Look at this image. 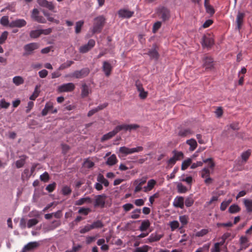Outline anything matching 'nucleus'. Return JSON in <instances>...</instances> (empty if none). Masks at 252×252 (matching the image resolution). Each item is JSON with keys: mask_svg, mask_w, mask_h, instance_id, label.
Listing matches in <instances>:
<instances>
[{"mask_svg": "<svg viewBox=\"0 0 252 252\" xmlns=\"http://www.w3.org/2000/svg\"><path fill=\"white\" fill-rule=\"evenodd\" d=\"M177 187L178 191L180 193H185L187 190V188L181 183L178 184Z\"/></svg>", "mask_w": 252, "mask_h": 252, "instance_id": "obj_53", "label": "nucleus"}, {"mask_svg": "<svg viewBox=\"0 0 252 252\" xmlns=\"http://www.w3.org/2000/svg\"><path fill=\"white\" fill-rule=\"evenodd\" d=\"M27 24L26 21L24 19H17L14 21H12L9 25L10 27H17V28H22L25 26Z\"/></svg>", "mask_w": 252, "mask_h": 252, "instance_id": "obj_12", "label": "nucleus"}, {"mask_svg": "<svg viewBox=\"0 0 252 252\" xmlns=\"http://www.w3.org/2000/svg\"><path fill=\"white\" fill-rule=\"evenodd\" d=\"M42 34L41 30H36L32 31L30 32V35L32 38H36L40 36Z\"/></svg>", "mask_w": 252, "mask_h": 252, "instance_id": "obj_37", "label": "nucleus"}, {"mask_svg": "<svg viewBox=\"0 0 252 252\" xmlns=\"http://www.w3.org/2000/svg\"><path fill=\"white\" fill-rule=\"evenodd\" d=\"M234 238L229 232L224 233L221 237V241L219 242L221 245H223L227 240L231 241Z\"/></svg>", "mask_w": 252, "mask_h": 252, "instance_id": "obj_21", "label": "nucleus"}, {"mask_svg": "<svg viewBox=\"0 0 252 252\" xmlns=\"http://www.w3.org/2000/svg\"><path fill=\"white\" fill-rule=\"evenodd\" d=\"M201 177L202 178H205L208 176H209L210 172L209 169L208 168L204 167L202 170H201Z\"/></svg>", "mask_w": 252, "mask_h": 252, "instance_id": "obj_56", "label": "nucleus"}, {"mask_svg": "<svg viewBox=\"0 0 252 252\" xmlns=\"http://www.w3.org/2000/svg\"><path fill=\"white\" fill-rule=\"evenodd\" d=\"M203 65L206 69H212L214 67L213 59L209 57H206L204 59Z\"/></svg>", "mask_w": 252, "mask_h": 252, "instance_id": "obj_16", "label": "nucleus"}, {"mask_svg": "<svg viewBox=\"0 0 252 252\" xmlns=\"http://www.w3.org/2000/svg\"><path fill=\"white\" fill-rule=\"evenodd\" d=\"M245 16L244 13L239 12L236 17L237 27L238 30L241 29L244 22V19Z\"/></svg>", "mask_w": 252, "mask_h": 252, "instance_id": "obj_18", "label": "nucleus"}, {"mask_svg": "<svg viewBox=\"0 0 252 252\" xmlns=\"http://www.w3.org/2000/svg\"><path fill=\"white\" fill-rule=\"evenodd\" d=\"M204 6L205 7L206 12L208 13L211 15H213L215 13V11L212 5H211L209 3L207 4H205Z\"/></svg>", "mask_w": 252, "mask_h": 252, "instance_id": "obj_47", "label": "nucleus"}, {"mask_svg": "<svg viewBox=\"0 0 252 252\" xmlns=\"http://www.w3.org/2000/svg\"><path fill=\"white\" fill-rule=\"evenodd\" d=\"M117 133V132L115 130V128L111 131L109 132L108 133L104 134L101 138V141L103 142L104 141L107 140L112 137H113L114 136H115Z\"/></svg>", "mask_w": 252, "mask_h": 252, "instance_id": "obj_23", "label": "nucleus"}, {"mask_svg": "<svg viewBox=\"0 0 252 252\" xmlns=\"http://www.w3.org/2000/svg\"><path fill=\"white\" fill-rule=\"evenodd\" d=\"M162 237V235L158 234L157 233H152L147 239L146 243H152L159 241Z\"/></svg>", "mask_w": 252, "mask_h": 252, "instance_id": "obj_20", "label": "nucleus"}, {"mask_svg": "<svg viewBox=\"0 0 252 252\" xmlns=\"http://www.w3.org/2000/svg\"><path fill=\"white\" fill-rule=\"evenodd\" d=\"M244 204L247 212H252V200L248 199H244Z\"/></svg>", "mask_w": 252, "mask_h": 252, "instance_id": "obj_32", "label": "nucleus"}, {"mask_svg": "<svg viewBox=\"0 0 252 252\" xmlns=\"http://www.w3.org/2000/svg\"><path fill=\"white\" fill-rule=\"evenodd\" d=\"M156 183L157 182L155 180L150 179L148 181L147 186L143 187V191L145 192H148L154 188Z\"/></svg>", "mask_w": 252, "mask_h": 252, "instance_id": "obj_19", "label": "nucleus"}, {"mask_svg": "<svg viewBox=\"0 0 252 252\" xmlns=\"http://www.w3.org/2000/svg\"><path fill=\"white\" fill-rule=\"evenodd\" d=\"M141 213V209H135L131 212V215L130 216V218L132 219H137L139 218L140 215Z\"/></svg>", "mask_w": 252, "mask_h": 252, "instance_id": "obj_38", "label": "nucleus"}, {"mask_svg": "<svg viewBox=\"0 0 252 252\" xmlns=\"http://www.w3.org/2000/svg\"><path fill=\"white\" fill-rule=\"evenodd\" d=\"M179 220L183 226L187 224L188 222V217L186 215H183L179 217Z\"/></svg>", "mask_w": 252, "mask_h": 252, "instance_id": "obj_52", "label": "nucleus"}, {"mask_svg": "<svg viewBox=\"0 0 252 252\" xmlns=\"http://www.w3.org/2000/svg\"><path fill=\"white\" fill-rule=\"evenodd\" d=\"M39 48V44L36 42H32L26 44L24 46V52L23 55L24 56H27L31 55L33 53L34 50Z\"/></svg>", "mask_w": 252, "mask_h": 252, "instance_id": "obj_3", "label": "nucleus"}, {"mask_svg": "<svg viewBox=\"0 0 252 252\" xmlns=\"http://www.w3.org/2000/svg\"><path fill=\"white\" fill-rule=\"evenodd\" d=\"M38 222V220L36 219H30L27 223V226L31 228L32 226L36 225Z\"/></svg>", "mask_w": 252, "mask_h": 252, "instance_id": "obj_54", "label": "nucleus"}, {"mask_svg": "<svg viewBox=\"0 0 252 252\" xmlns=\"http://www.w3.org/2000/svg\"><path fill=\"white\" fill-rule=\"evenodd\" d=\"M240 210V208L238 206V205L233 204L231 205L229 209H228V212L230 214H235L238 212H239Z\"/></svg>", "mask_w": 252, "mask_h": 252, "instance_id": "obj_34", "label": "nucleus"}, {"mask_svg": "<svg viewBox=\"0 0 252 252\" xmlns=\"http://www.w3.org/2000/svg\"><path fill=\"white\" fill-rule=\"evenodd\" d=\"M38 3L41 6L46 7L50 10H53L55 6L51 1L47 0H37Z\"/></svg>", "mask_w": 252, "mask_h": 252, "instance_id": "obj_15", "label": "nucleus"}, {"mask_svg": "<svg viewBox=\"0 0 252 252\" xmlns=\"http://www.w3.org/2000/svg\"><path fill=\"white\" fill-rule=\"evenodd\" d=\"M194 201L191 197H188L185 201V204L186 207H189L192 205Z\"/></svg>", "mask_w": 252, "mask_h": 252, "instance_id": "obj_61", "label": "nucleus"}, {"mask_svg": "<svg viewBox=\"0 0 252 252\" xmlns=\"http://www.w3.org/2000/svg\"><path fill=\"white\" fill-rule=\"evenodd\" d=\"M201 44L203 47L210 48L214 44V40L210 34H205L202 37Z\"/></svg>", "mask_w": 252, "mask_h": 252, "instance_id": "obj_6", "label": "nucleus"}, {"mask_svg": "<svg viewBox=\"0 0 252 252\" xmlns=\"http://www.w3.org/2000/svg\"><path fill=\"white\" fill-rule=\"evenodd\" d=\"M40 179L44 182H47L49 179V176L47 172H44L40 176Z\"/></svg>", "mask_w": 252, "mask_h": 252, "instance_id": "obj_55", "label": "nucleus"}, {"mask_svg": "<svg viewBox=\"0 0 252 252\" xmlns=\"http://www.w3.org/2000/svg\"><path fill=\"white\" fill-rule=\"evenodd\" d=\"M39 11L36 8H34L32 10L31 17L34 20L40 23H45L46 22V19L42 16L39 15Z\"/></svg>", "mask_w": 252, "mask_h": 252, "instance_id": "obj_8", "label": "nucleus"}, {"mask_svg": "<svg viewBox=\"0 0 252 252\" xmlns=\"http://www.w3.org/2000/svg\"><path fill=\"white\" fill-rule=\"evenodd\" d=\"M151 59L158 60L159 57V54L158 51L155 48L151 49L147 54Z\"/></svg>", "mask_w": 252, "mask_h": 252, "instance_id": "obj_33", "label": "nucleus"}, {"mask_svg": "<svg viewBox=\"0 0 252 252\" xmlns=\"http://www.w3.org/2000/svg\"><path fill=\"white\" fill-rule=\"evenodd\" d=\"M96 180L97 182L103 185L106 187L109 186V183L108 181L101 174H99L97 175Z\"/></svg>", "mask_w": 252, "mask_h": 252, "instance_id": "obj_25", "label": "nucleus"}, {"mask_svg": "<svg viewBox=\"0 0 252 252\" xmlns=\"http://www.w3.org/2000/svg\"><path fill=\"white\" fill-rule=\"evenodd\" d=\"M150 222L148 220H145L142 221L141 225L139 227V230L142 231H146L150 226Z\"/></svg>", "mask_w": 252, "mask_h": 252, "instance_id": "obj_24", "label": "nucleus"}, {"mask_svg": "<svg viewBox=\"0 0 252 252\" xmlns=\"http://www.w3.org/2000/svg\"><path fill=\"white\" fill-rule=\"evenodd\" d=\"M75 87V85L73 83H68L60 86L58 90L60 92H69L73 91Z\"/></svg>", "mask_w": 252, "mask_h": 252, "instance_id": "obj_9", "label": "nucleus"}, {"mask_svg": "<svg viewBox=\"0 0 252 252\" xmlns=\"http://www.w3.org/2000/svg\"><path fill=\"white\" fill-rule=\"evenodd\" d=\"M161 22L160 21H157L156 22L153 28V32L155 33L157 32V31L161 27Z\"/></svg>", "mask_w": 252, "mask_h": 252, "instance_id": "obj_62", "label": "nucleus"}, {"mask_svg": "<svg viewBox=\"0 0 252 252\" xmlns=\"http://www.w3.org/2000/svg\"><path fill=\"white\" fill-rule=\"evenodd\" d=\"M106 198V195L105 194L96 195L94 206L95 207H100V208H103L105 206Z\"/></svg>", "mask_w": 252, "mask_h": 252, "instance_id": "obj_7", "label": "nucleus"}, {"mask_svg": "<svg viewBox=\"0 0 252 252\" xmlns=\"http://www.w3.org/2000/svg\"><path fill=\"white\" fill-rule=\"evenodd\" d=\"M191 162V159L189 158L184 160L182 164L181 169L182 170H185V169H186L190 165Z\"/></svg>", "mask_w": 252, "mask_h": 252, "instance_id": "obj_42", "label": "nucleus"}, {"mask_svg": "<svg viewBox=\"0 0 252 252\" xmlns=\"http://www.w3.org/2000/svg\"><path fill=\"white\" fill-rule=\"evenodd\" d=\"M91 226L93 229H99L103 227L104 224L101 220H97L94 221L91 224Z\"/></svg>", "mask_w": 252, "mask_h": 252, "instance_id": "obj_30", "label": "nucleus"}, {"mask_svg": "<svg viewBox=\"0 0 252 252\" xmlns=\"http://www.w3.org/2000/svg\"><path fill=\"white\" fill-rule=\"evenodd\" d=\"M102 70L104 72L105 75L108 77L111 73L112 66L111 64L107 61H104L102 65Z\"/></svg>", "mask_w": 252, "mask_h": 252, "instance_id": "obj_13", "label": "nucleus"}, {"mask_svg": "<svg viewBox=\"0 0 252 252\" xmlns=\"http://www.w3.org/2000/svg\"><path fill=\"white\" fill-rule=\"evenodd\" d=\"M128 124H123L117 126L115 127L116 132H119L120 131L124 130L125 131H128Z\"/></svg>", "mask_w": 252, "mask_h": 252, "instance_id": "obj_41", "label": "nucleus"}, {"mask_svg": "<svg viewBox=\"0 0 252 252\" xmlns=\"http://www.w3.org/2000/svg\"><path fill=\"white\" fill-rule=\"evenodd\" d=\"M0 23L3 26H7L9 23L8 17L6 16L2 17L0 20Z\"/></svg>", "mask_w": 252, "mask_h": 252, "instance_id": "obj_59", "label": "nucleus"}, {"mask_svg": "<svg viewBox=\"0 0 252 252\" xmlns=\"http://www.w3.org/2000/svg\"><path fill=\"white\" fill-rule=\"evenodd\" d=\"M89 94V89L87 85L84 84L82 86L81 96L82 97H87Z\"/></svg>", "mask_w": 252, "mask_h": 252, "instance_id": "obj_36", "label": "nucleus"}, {"mask_svg": "<svg viewBox=\"0 0 252 252\" xmlns=\"http://www.w3.org/2000/svg\"><path fill=\"white\" fill-rule=\"evenodd\" d=\"M92 199L90 197H82L76 200L74 202V204L77 206L83 205L85 203H91Z\"/></svg>", "mask_w": 252, "mask_h": 252, "instance_id": "obj_22", "label": "nucleus"}, {"mask_svg": "<svg viewBox=\"0 0 252 252\" xmlns=\"http://www.w3.org/2000/svg\"><path fill=\"white\" fill-rule=\"evenodd\" d=\"M143 150L142 146H137L135 148H129L126 146H123L119 148V152L125 156L132 154L135 153H139Z\"/></svg>", "mask_w": 252, "mask_h": 252, "instance_id": "obj_4", "label": "nucleus"}, {"mask_svg": "<svg viewBox=\"0 0 252 252\" xmlns=\"http://www.w3.org/2000/svg\"><path fill=\"white\" fill-rule=\"evenodd\" d=\"M186 143L189 146V150L194 151L197 147V143L194 139L191 138L186 141Z\"/></svg>", "mask_w": 252, "mask_h": 252, "instance_id": "obj_26", "label": "nucleus"}, {"mask_svg": "<svg viewBox=\"0 0 252 252\" xmlns=\"http://www.w3.org/2000/svg\"><path fill=\"white\" fill-rule=\"evenodd\" d=\"M133 11L126 9H121L118 11L119 16L122 18H129L133 16Z\"/></svg>", "mask_w": 252, "mask_h": 252, "instance_id": "obj_14", "label": "nucleus"}, {"mask_svg": "<svg viewBox=\"0 0 252 252\" xmlns=\"http://www.w3.org/2000/svg\"><path fill=\"white\" fill-rule=\"evenodd\" d=\"M173 205L175 207L183 209L184 206V199L182 196H177L174 200Z\"/></svg>", "mask_w": 252, "mask_h": 252, "instance_id": "obj_17", "label": "nucleus"}, {"mask_svg": "<svg viewBox=\"0 0 252 252\" xmlns=\"http://www.w3.org/2000/svg\"><path fill=\"white\" fill-rule=\"evenodd\" d=\"M95 45V41L94 39H91L88 41L87 44H84L80 47L79 51L80 53L84 54L90 51Z\"/></svg>", "mask_w": 252, "mask_h": 252, "instance_id": "obj_5", "label": "nucleus"}, {"mask_svg": "<svg viewBox=\"0 0 252 252\" xmlns=\"http://www.w3.org/2000/svg\"><path fill=\"white\" fill-rule=\"evenodd\" d=\"M157 14L158 17L161 19L163 22L168 20L170 17V10L164 6L159 7L157 8Z\"/></svg>", "mask_w": 252, "mask_h": 252, "instance_id": "obj_2", "label": "nucleus"}, {"mask_svg": "<svg viewBox=\"0 0 252 252\" xmlns=\"http://www.w3.org/2000/svg\"><path fill=\"white\" fill-rule=\"evenodd\" d=\"M105 23V18L102 15L95 17L94 20L93 27L92 29L93 33H100Z\"/></svg>", "mask_w": 252, "mask_h": 252, "instance_id": "obj_1", "label": "nucleus"}, {"mask_svg": "<svg viewBox=\"0 0 252 252\" xmlns=\"http://www.w3.org/2000/svg\"><path fill=\"white\" fill-rule=\"evenodd\" d=\"M84 165L86 168H91L94 166V163L89 159H86L84 162Z\"/></svg>", "mask_w": 252, "mask_h": 252, "instance_id": "obj_58", "label": "nucleus"}, {"mask_svg": "<svg viewBox=\"0 0 252 252\" xmlns=\"http://www.w3.org/2000/svg\"><path fill=\"white\" fill-rule=\"evenodd\" d=\"M92 229H93L91 224H88L85 225L84 227L81 228L79 230V232L81 234H85Z\"/></svg>", "mask_w": 252, "mask_h": 252, "instance_id": "obj_45", "label": "nucleus"}, {"mask_svg": "<svg viewBox=\"0 0 252 252\" xmlns=\"http://www.w3.org/2000/svg\"><path fill=\"white\" fill-rule=\"evenodd\" d=\"M39 246V243L37 242H31L26 245L24 247L27 251L33 250Z\"/></svg>", "mask_w": 252, "mask_h": 252, "instance_id": "obj_28", "label": "nucleus"}, {"mask_svg": "<svg viewBox=\"0 0 252 252\" xmlns=\"http://www.w3.org/2000/svg\"><path fill=\"white\" fill-rule=\"evenodd\" d=\"M150 247L147 245H144L140 247L135 248L134 252H148Z\"/></svg>", "mask_w": 252, "mask_h": 252, "instance_id": "obj_44", "label": "nucleus"}, {"mask_svg": "<svg viewBox=\"0 0 252 252\" xmlns=\"http://www.w3.org/2000/svg\"><path fill=\"white\" fill-rule=\"evenodd\" d=\"M74 62L72 61H67L65 63L62 64L59 68V70H63L66 68L69 67Z\"/></svg>", "mask_w": 252, "mask_h": 252, "instance_id": "obj_43", "label": "nucleus"}, {"mask_svg": "<svg viewBox=\"0 0 252 252\" xmlns=\"http://www.w3.org/2000/svg\"><path fill=\"white\" fill-rule=\"evenodd\" d=\"M84 22L83 21H79L76 23L75 26V32L76 33H79L81 32V28L83 26Z\"/></svg>", "mask_w": 252, "mask_h": 252, "instance_id": "obj_46", "label": "nucleus"}, {"mask_svg": "<svg viewBox=\"0 0 252 252\" xmlns=\"http://www.w3.org/2000/svg\"><path fill=\"white\" fill-rule=\"evenodd\" d=\"M90 73V70L88 68H84L80 70L74 71L72 76L76 78H82L87 76Z\"/></svg>", "mask_w": 252, "mask_h": 252, "instance_id": "obj_10", "label": "nucleus"}, {"mask_svg": "<svg viewBox=\"0 0 252 252\" xmlns=\"http://www.w3.org/2000/svg\"><path fill=\"white\" fill-rule=\"evenodd\" d=\"M13 82L16 86H19L24 83V80L21 76H17L13 78Z\"/></svg>", "mask_w": 252, "mask_h": 252, "instance_id": "obj_35", "label": "nucleus"}, {"mask_svg": "<svg viewBox=\"0 0 252 252\" xmlns=\"http://www.w3.org/2000/svg\"><path fill=\"white\" fill-rule=\"evenodd\" d=\"M10 105L9 102H7L4 99H2L0 101V107L2 108L7 109Z\"/></svg>", "mask_w": 252, "mask_h": 252, "instance_id": "obj_63", "label": "nucleus"}, {"mask_svg": "<svg viewBox=\"0 0 252 252\" xmlns=\"http://www.w3.org/2000/svg\"><path fill=\"white\" fill-rule=\"evenodd\" d=\"M193 131L189 128H181L178 133V135L181 137H188L193 134Z\"/></svg>", "mask_w": 252, "mask_h": 252, "instance_id": "obj_11", "label": "nucleus"}, {"mask_svg": "<svg viewBox=\"0 0 252 252\" xmlns=\"http://www.w3.org/2000/svg\"><path fill=\"white\" fill-rule=\"evenodd\" d=\"M133 205L131 203H126L123 205V208L126 212L129 211V210L133 208Z\"/></svg>", "mask_w": 252, "mask_h": 252, "instance_id": "obj_64", "label": "nucleus"}, {"mask_svg": "<svg viewBox=\"0 0 252 252\" xmlns=\"http://www.w3.org/2000/svg\"><path fill=\"white\" fill-rule=\"evenodd\" d=\"M61 191L62 194L65 196L70 194L71 193L72 189L70 187L65 185L62 188Z\"/></svg>", "mask_w": 252, "mask_h": 252, "instance_id": "obj_39", "label": "nucleus"}, {"mask_svg": "<svg viewBox=\"0 0 252 252\" xmlns=\"http://www.w3.org/2000/svg\"><path fill=\"white\" fill-rule=\"evenodd\" d=\"M61 225V222L59 220H53L52 223H51L50 224H49L47 227V229L48 231H51L53 230L57 227H59Z\"/></svg>", "mask_w": 252, "mask_h": 252, "instance_id": "obj_27", "label": "nucleus"}, {"mask_svg": "<svg viewBox=\"0 0 252 252\" xmlns=\"http://www.w3.org/2000/svg\"><path fill=\"white\" fill-rule=\"evenodd\" d=\"M8 32L7 31H4L0 36V44H3L7 38Z\"/></svg>", "mask_w": 252, "mask_h": 252, "instance_id": "obj_51", "label": "nucleus"}, {"mask_svg": "<svg viewBox=\"0 0 252 252\" xmlns=\"http://www.w3.org/2000/svg\"><path fill=\"white\" fill-rule=\"evenodd\" d=\"M172 153L173 154V158L176 161L184 158V154L182 152L175 150H173Z\"/></svg>", "mask_w": 252, "mask_h": 252, "instance_id": "obj_29", "label": "nucleus"}, {"mask_svg": "<svg viewBox=\"0 0 252 252\" xmlns=\"http://www.w3.org/2000/svg\"><path fill=\"white\" fill-rule=\"evenodd\" d=\"M208 233V229H202L201 230L197 232L195 234V236L197 237H202Z\"/></svg>", "mask_w": 252, "mask_h": 252, "instance_id": "obj_57", "label": "nucleus"}, {"mask_svg": "<svg viewBox=\"0 0 252 252\" xmlns=\"http://www.w3.org/2000/svg\"><path fill=\"white\" fill-rule=\"evenodd\" d=\"M39 94L38 86H36L32 94L30 97V99L31 100H35L38 97Z\"/></svg>", "mask_w": 252, "mask_h": 252, "instance_id": "obj_48", "label": "nucleus"}, {"mask_svg": "<svg viewBox=\"0 0 252 252\" xmlns=\"http://www.w3.org/2000/svg\"><path fill=\"white\" fill-rule=\"evenodd\" d=\"M221 246L219 242L216 243L211 249V252H220V246Z\"/></svg>", "mask_w": 252, "mask_h": 252, "instance_id": "obj_60", "label": "nucleus"}, {"mask_svg": "<svg viewBox=\"0 0 252 252\" xmlns=\"http://www.w3.org/2000/svg\"><path fill=\"white\" fill-rule=\"evenodd\" d=\"M251 154V150H249V149L247 150L246 151L243 152L241 155L243 161H244V162L247 161V160L250 157Z\"/></svg>", "mask_w": 252, "mask_h": 252, "instance_id": "obj_40", "label": "nucleus"}, {"mask_svg": "<svg viewBox=\"0 0 252 252\" xmlns=\"http://www.w3.org/2000/svg\"><path fill=\"white\" fill-rule=\"evenodd\" d=\"M90 212H91V209L89 208L82 207L79 209L78 213L79 214H82L85 216H87L88 215V214Z\"/></svg>", "mask_w": 252, "mask_h": 252, "instance_id": "obj_49", "label": "nucleus"}, {"mask_svg": "<svg viewBox=\"0 0 252 252\" xmlns=\"http://www.w3.org/2000/svg\"><path fill=\"white\" fill-rule=\"evenodd\" d=\"M117 159L115 155L113 154L108 157L106 160V164L109 166H113L117 163Z\"/></svg>", "mask_w": 252, "mask_h": 252, "instance_id": "obj_31", "label": "nucleus"}, {"mask_svg": "<svg viewBox=\"0 0 252 252\" xmlns=\"http://www.w3.org/2000/svg\"><path fill=\"white\" fill-rule=\"evenodd\" d=\"M56 187V184L55 182H53L52 183L49 184L47 185L45 188L46 190H47L49 192H53L55 188Z\"/></svg>", "mask_w": 252, "mask_h": 252, "instance_id": "obj_50", "label": "nucleus"}]
</instances>
